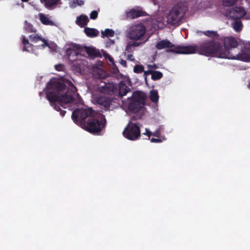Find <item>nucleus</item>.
Wrapping results in <instances>:
<instances>
[{"label":"nucleus","instance_id":"obj_10","mask_svg":"<svg viewBox=\"0 0 250 250\" xmlns=\"http://www.w3.org/2000/svg\"><path fill=\"white\" fill-rule=\"evenodd\" d=\"M146 32V28L142 23L131 26L127 31L128 37L132 40H141Z\"/></svg>","mask_w":250,"mask_h":250},{"label":"nucleus","instance_id":"obj_12","mask_svg":"<svg viewBox=\"0 0 250 250\" xmlns=\"http://www.w3.org/2000/svg\"><path fill=\"white\" fill-rule=\"evenodd\" d=\"M229 59L238 60L246 62H250V48H245L242 52L236 55H233L229 52V56L223 55Z\"/></svg>","mask_w":250,"mask_h":250},{"label":"nucleus","instance_id":"obj_23","mask_svg":"<svg viewBox=\"0 0 250 250\" xmlns=\"http://www.w3.org/2000/svg\"><path fill=\"white\" fill-rule=\"evenodd\" d=\"M40 20L41 22L46 25H53L54 23L53 21H51L47 16L41 13L39 14Z\"/></svg>","mask_w":250,"mask_h":250},{"label":"nucleus","instance_id":"obj_1","mask_svg":"<svg viewBox=\"0 0 250 250\" xmlns=\"http://www.w3.org/2000/svg\"><path fill=\"white\" fill-rule=\"evenodd\" d=\"M222 45L214 40H208L201 42L199 46L200 54L206 56H216L220 58L227 59L223 55L229 56L228 51H222Z\"/></svg>","mask_w":250,"mask_h":250},{"label":"nucleus","instance_id":"obj_47","mask_svg":"<svg viewBox=\"0 0 250 250\" xmlns=\"http://www.w3.org/2000/svg\"><path fill=\"white\" fill-rule=\"evenodd\" d=\"M113 71L115 73L119 72L117 67L116 65H114V66L113 67Z\"/></svg>","mask_w":250,"mask_h":250},{"label":"nucleus","instance_id":"obj_35","mask_svg":"<svg viewBox=\"0 0 250 250\" xmlns=\"http://www.w3.org/2000/svg\"><path fill=\"white\" fill-rule=\"evenodd\" d=\"M142 118V116L140 115H135L132 116L131 117L130 120L129 122H132V123H134L133 122L137 121V120L140 119Z\"/></svg>","mask_w":250,"mask_h":250},{"label":"nucleus","instance_id":"obj_41","mask_svg":"<svg viewBox=\"0 0 250 250\" xmlns=\"http://www.w3.org/2000/svg\"><path fill=\"white\" fill-rule=\"evenodd\" d=\"M52 106H53L54 108L58 111H60L62 109L60 108V105H57L56 103L54 104V105H51Z\"/></svg>","mask_w":250,"mask_h":250},{"label":"nucleus","instance_id":"obj_8","mask_svg":"<svg viewBox=\"0 0 250 250\" xmlns=\"http://www.w3.org/2000/svg\"><path fill=\"white\" fill-rule=\"evenodd\" d=\"M139 124L138 123L129 122L127 125L123 132L124 136L128 140L131 141L138 139L141 136Z\"/></svg>","mask_w":250,"mask_h":250},{"label":"nucleus","instance_id":"obj_34","mask_svg":"<svg viewBox=\"0 0 250 250\" xmlns=\"http://www.w3.org/2000/svg\"><path fill=\"white\" fill-rule=\"evenodd\" d=\"M98 13L97 11L93 10L90 14V18L92 20H96L98 17Z\"/></svg>","mask_w":250,"mask_h":250},{"label":"nucleus","instance_id":"obj_2","mask_svg":"<svg viewBox=\"0 0 250 250\" xmlns=\"http://www.w3.org/2000/svg\"><path fill=\"white\" fill-rule=\"evenodd\" d=\"M71 87L63 95L59 96L53 91L46 92V97L49 101L50 105H54L56 102H58L60 105L65 108L63 104L73 103L74 101V96L76 91V87L72 83Z\"/></svg>","mask_w":250,"mask_h":250},{"label":"nucleus","instance_id":"obj_44","mask_svg":"<svg viewBox=\"0 0 250 250\" xmlns=\"http://www.w3.org/2000/svg\"><path fill=\"white\" fill-rule=\"evenodd\" d=\"M143 134L148 136V137H150L152 135V133L147 128L146 129V132Z\"/></svg>","mask_w":250,"mask_h":250},{"label":"nucleus","instance_id":"obj_32","mask_svg":"<svg viewBox=\"0 0 250 250\" xmlns=\"http://www.w3.org/2000/svg\"><path fill=\"white\" fill-rule=\"evenodd\" d=\"M238 0H223L224 5L226 7H229L234 5Z\"/></svg>","mask_w":250,"mask_h":250},{"label":"nucleus","instance_id":"obj_19","mask_svg":"<svg viewBox=\"0 0 250 250\" xmlns=\"http://www.w3.org/2000/svg\"><path fill=\"white\" fill-rule=\"evenodd\" d=\"M146 14V12L135 9H132L127 13V17L131 19H135L140 17L145 16Z\"/></svg>","mask_w":250,"mask_h":250},{"label":"nucleus","instance_id":"obj_48","mask_svg":"<svg viewBox=\"0 0 250 250\" xmlns=\"http://www.w3.org/2000/svg\"><path fill=\"white\" fill-rule=\"evenodd\" d=\"M66 113V111L65 110H61L60 111V114L63 117Z\"/></svg>","mask_w":250,"mask_h":250},{"label":"nucleus","instance_id":"obj_39","mask_svg":"<svg viewBox=\"0 0 250 250\" xmlns=\"http://www.w3.org/2000/svg\"><path fill=\"white\" fill-rule=\"evenodd\" d=\"M161 131L159 129L155 131L154 133H152V135H153L155 137L159 138L161 136Z\"/></svg>","mask_w":250,"mask_h":250},{"label":"nucleus","instance_id":"obj_50","mask_svg":"<svg viewBox=\"0 0 250 250\" xmlns=\"http://www.w3.org/2000/svg\"><path fill=\"white\" fill-rule=\"evenodd\" d=\"M248 87L250 89V80L249 83L248 84Z\"/></svg>","mask_w":250,"mask_h":250},{"label":"nucleus","instance_id":"obj_24","mask_svg":"<svg viewBox=\"0 0 250 250\" xmlns=\"http://www.w3.org/2000/svg\"><path fill=\"white\" fill-rule=\"evenodd\" d=\"M159 95L157 90L152 89L150 91L149 98L151 101L157 103L159 100Z\"/></svg>","mask_w":250,"mask_h":250},{"label":"nucleus","instance_id":"obj_52","mask_svg":"<svg viewBox=\"0 0 250 250\" xmlns=\"http://www.w3.org/2000/svg\"><path fill=\"white\" fill-rule=\"evenodd\" d=\"M104 76H99V78L100 79H102V78H104Z\"/></svg>","mask_w":250,"mask_h":250},{"label":"nucleus","instance_id":"obj_30","mask_svg":"<svg viewBox=\"0 0 250 250\" xmlns=\"http://www.w3.org/2000/svg\"><path fill=\"white\" fill-rule=\"evenodd\" d=\"M84 4V2L83 0H73L70 5L72 8H75L77 6H82Z\"/></svg>","mask_w":250,"mask_h":250},{"label":"nucleus","instance_id":"obj_43","mask_svg":"<svg viewBox=\"0 0 250 250\" xmlns=\"http://www.w3.org/2000/svg\"><path fill=\"white\" fill-rule=\"evenodd\" d=\"M150 141L152 143H161L162 142V140L160 139H156L154 138H152L150 139Z\"/></svg>","mask_w":250,"mask_h":250},{"label":"nucleus","instance_id":"obj_5","mask_svg":"<svg viewBox=\"0 0 250 250\" xmlns=\"http://www.w3.org/2000/svg\"><path fill=\"white\" fill-rule=\"evenodd\" d=\"M106 123L105 116L100 114L96 117H90L83 127L86 130L91 133L99 134L105 127Z\"/></svg>","mask_w":250,"mask_h":250},{"label":"nucleus","instance_id":"obj_40","mask_svg":"<svg viewBox=\"0 0 250 250\" xmlns=\"http://www.w3.org/2000/svg\"><path fill=\"white\" fill-rule=\"evenodd\" d=\"M126 59L127 60L132 62L135 61V59L132 54H127L126 56Z\"/></svg>","mask_w":250,"mask_h":250},{"label":"nucleus","instance_id":"obj_28","mask_svg":"<svg viewBox=\"0 0 250 250\" xmlns=\"http://www.w3.org/2000/svg\"><path fill=\"white\" fill-rule=\"evenodd\" d=\"M204 34L208 37H217V39L219 40V39L218 38L219 35L217 31L207 30L204 32Z\"/></svg>","mask_w":250,"mask_h":250},{"label":"nucleus","instance_id":"obj_51","mask_svg":"<svg viewBox=\"0 0 250 250\" xmlns=\"http://www.w3.org/2000/svg\"><path fill=\"white\" fill-rule=\"evenodd\" d=\"M22 2H27L29 0H21Z\"/></svg>","mask_w":250,"mask_h":250},{"label":"nucleus","instance_id":"obj_4","mask_svg":"<svg viewBox=\"0 0 250 250\" xmlns=\"http://www.w3.org/2000/svg\"><path fill=\"white\" fill-rule=\"evenodd\" d=\"M188 10V6L186 2L177 3L170 9L167 14V23L171 25H178Z\"/></svg>","mask_w":250,"mask_h":250},{"label":"nucleus","instance_id":"obj_17","mask_svg":"<svg viewBox=\"0 0 250 250\" xmlns=\"http://www.w3.org/2000/svg\"><path fill=\"white\" fill-rule=\"evenodd\" d=\"M84 49L89 57L91 58L101 57V54L99 50L96 49L95 48L89 46H84Z\"/></svg>","mask_w":250,"mask_h":250},{"label":"nucleus","instance_id":"obj_36","mask_svg":"<svg viewBox=\"0 0 250 250\" xmlns=\"http://www.w3.org/2000/svg\"><path fill=\"white\" fill-rule=\"evenodd\" d=\"M25 28L29 32H35V30L34 29L33 25L30 23L28 24Z\"/></svg>","mask_w":250,"mask_h":250},{"label":"nucleus","instance_id":"obj_49","mask_svg":"<svg viewBox=\"0 0 250 250\" xmlns=\"http://www.w3.org/2000/svg\"><path fill=\"white\" fill-rule=\"evenodd\" d=\"M109 61L110 62H112L113 63H114V60H113V58H110L109 59Z\"/></svg>","mask_w":250,"mask_h":250},{"label":"nucleus","instance_id":"obj_22","mask_svg":"<svg viewBox=\"0 0 250 250\" xmlns=\"http://www.w3.org/2000/svg\"><path fill=\"white\" fill-rule=\"evenodd\" d=\"M22 43L23 45L22 50L30 52L32 49L33 45L29 43L28 40L24 36H22Z\"/></svg>","mask_w":250,"mask_h":250},{"label":"nucleus","instance_id":"obj_16","mask_svg":"<svg viewBox=\"0 0 250 250\" xmlns=\"http://www.w3.org/2000/svg\"><path fill=\"white\" fill-rule=\"evenodd\" d=\"M41 2L48 9L52 10L62 4L61 0H40Z\"/></svg>","mask_w":250,"mask_h":250},{"label":"nucleus","instance_id":"obj_27","mask_svg":"<svg viewBox=\"0 0 250 250\" xmlns=\"http://www.w3.org/2000/svg\"><path fill=\"white\" fill-rule=\"evenodd\" d=\"M163 76V73L158 71H153L151 75V79L156 81L161 79Z\"/></svg>","mask_w":250,"mask_h":250},{"label":"nucleus","instance_id":"obj_9","mask_svg":"<svg viewBox=\"0 0 250 250\" xmlns=\"http://www.w3.org/2000/svg\"><path fill=\"white\" fill-rule=\"evenodd\" d=\"M93 111L91 108L84 109H76L72 113V119L75 123L84 125L86 123L85 119L91 117Z\"/></svg>","mask_w":250,"mask_h":250},{"label":"nucleus","instance_id":"obj_45","mask_svg":"<svg viewBox=\"0 0 250 250\" xmlns=\"http://www.w3.org/2000/svg\"><path fill=\"white\" fill-rule=\"evenodd\" d=\"M120 63L121 65H122L124 67L126 66V62L124 60H121L120 61Z\"/></svg>","mask_w":250,"mask_h":250},{"label":"nucleus","instance_id":"obj_37","mask_svg":"<svg viewBox=\"0 0 250 250\" xmlns=\"http://www.w3.org/2000/svg\"><path fill=\"white\" fill-rule=\"evenodd\" d=\"M56 70L59 71H63L64 69V65L62 64H58L55 66Z\"/></svg>","mask_w":250,"mask_h":250},{"label":"nucleus","instance_id":"obj_3","mask_svg":"<svg viewBox=\"0 0 250 250\" xmlns=\"http://www.w3.org/2000/svg\"><path fill=\"white\" fill-rule=\"evenodd\" d=\"M155 46L158 50L166 49L167 52H172L176 54H190L195 53L196 51V48L192 46H175L174 44L167 39L157 42Z\"/></svg>","mask_w":250,"mask_h":250},{"label":"nucleus","instance_id":"obj_53","mask_svg":"<svg viewBox=\"0 0 250 250\" xmlns=\"http://www.w3.org/2000/svg\"><path fill=\"white\" fill-rule=\"evenodd\" d=\"M145 80H146V83H147V81H146V76L145 77Z\"/></svg>","mask_w":250,"mask_h":250},{"label":"nucleus","instance_id":"obj_42","mask_svg":"<svg viewBox=\"0 0 250 250\" xmlns=\"http://www.w3.org/2000/svg\"><path fill=\"white\" fill-rule=\"evenodd\" d=\"M147 67L150 70L151 69H156L158 68V66L156 64H152V65H151V64L148 65Z\"/></svg>","mask_w":250,"mask_h":250},{"label":"nucleus","instance_id":"obj_26","mask_svg":"<svg viewBox=\"0 0 250 250\" xmlns=\"http://www.w3.org/2000/svg\"><path fill=\"white\" fill-rule=\"evenodd\" d=\"M234 22L232 23L234 30L236 32H239L242 30L243 24L242 22L239 20H234Z\"/></svg>","mask_w":250,"mask_h":250},{"label":"nucleus","instance_id":"obj_38","mask_svg":"<svg viewBox=\"0 0 250 250\" xmlns=\"http://www.w3.org/2000/svg\"><path fill=\"white\" fill-rule=\"evenodd\" d=\"M41 41H42L43 43L42 44V46L43 47H45V46L49 47V44L46 40H45L44 38H42Z\"/></svg>","mask_w":250,"mask_h":250},{"label":"nucleus","instance_id":"obj_29","mask_svg":"<svg viewBox=\"0 0 250 250\" xmlns=\"http://www.w3.org/2000/svg\"><path fill=\"white\" fill-rule=\"evenodd\" d=\"M141 44V42H134L132 43L129 42L126 45V50L128 52H130L131 51L132 47H137L139 46Z\"/></svg>","mask_w":250,"mask_h":250},{"label":"nucleus","instance_id":"obj_21","mask_svg":"<svg viewBox=\"0 0 250 250\" xmlns=\"http://www.w3.org/2000/svg\"><path fill=\"white\" fill-rule=\"evenodd\" d=\"M84 32L87 37L90 38L97 37L99 34V32L97 29L87 27L84 28Z\"/></svg>","mask_w":250,"mask_h":250},{"label":"nucleus","instance_id":"obj_33","mask_svg":"<svg viewBox=\"0 0 250 250\" xmlns=\"http://www.w3.org/2000/svg\"><path fill=\"white\" fill-rule=\"evenodd\" d=\"M144 67L142 65H136L134 67L133 71L136 73H141L144 72Z\"/></svg>","mask_w":250,"mask_h":250},{"label":"nucleus","instance_id":"obj_46","mask_svg":"<svg viewBox=\"0 0 250 250\" xmlns=\"http://www.w3.org/2000/svg\"><path fill=\"white\" fill-rule=\"evenodd\" d=\"M152 71H152V70H150V69L148 70H147V71H144V75H146H146H148V74H151V75H152Z\"/></svg>","mask_w":250,"mask_h":250},{"label":"nucleus","instance_id":"obj_25","mask_svg":"<svg viewBox=\"0 0 250 250\" xmlns=\"http://www.w3.org/2000/svg\"><path fill=\"white\" fill-rule=\"evenodd\" d=\"M115 32L112 29L107 28L104 31L101 32V37L104 38V37H112L114 36Z\"/></svg>","mask_w":250,"mask_h":250},{"label":"nucleus","instance_id":"obj_14","mask_svg":"<svg viewBox=\"0 0 250 250\" xmlns=\"http://www.w3.org/2000/svg\"><path fill=\"white\" fill-rule=\"evenodd\" d=\"M95 103L105 108V110H109L112 103V99L108 97L97 96L95 98Z\"/></svg>","mask_w":250,"mask_h":250},{"label":"nucleus","instance_id":"obj_15","mask_svg":"<svg viewBox=\"0 0 250 250\" xmlns=\"http://www.w3.org/2000/svg\"><path fill=\"white\" fill-rule=\"evenodd\" d=\"M47 86L49 87V88L54 89L58 92L65 90L66 87L65 84L58 81H50L47 83Z\"/></svg>","mask_w":250,"mask_h":250},{"label":"nucleus","instance_id":"obj_20","mask_svg":"<svg viewBox=\"0 0 250 250\" xmlns=\"http://www.w3.org/2000/svg\"><path fill=\"white\" fill-rule=\"evenodd\" d=\"M130 91V88L123 82H121L119 84V94L120 98L123 96Z\"/></svg>","mask_w":250,"mask_h":250},{"label":"nucleus","instance_id":"obj_18","mask_svg":"<svg viewBox=\"0 0 250 250\" xmlns=\"http://www.w3.org/2000/svg\"><path fill=\"white\" fill-rule=\"evenodd\" d=\"M89 20L88 17L85 15H81L76 18V24L80 27H84L88 23Z\"/></svg>","mask_w":250,"mask_h":250},{"label":"nucleus","instance_id":"obj_13","mask_svg":"<svg viewBox=\"0 0 250 250\" xmlns=\"http://www.w3.org/2000/svg\"><path fill=\"white\" fill-rule=\"evenodd\" d=\"M219 40L223 42V45L225 48V50H222V51L229 52V50L236 47L238 45L236 39L232 37H222L219 38Z\"/></svg>","mask_w":250,"mask_h":250},{"label":"nucleus","instance_id":"obj_11","mask_svg":"<svg viewBox=\"0 0 250 250\" xmlns=\"http://www.w3.org/2000/svg\"><path fill=\"white\" fill-rule=\"evenodd\" d=\"M246 15L245 9L241 6L235 7L228 10L226 16L232 20H239Z\"/></svg>","mask_w":250,"mask_h":250},{"label":"nucleus","instance_id":"obj_31","mask_svg":"<svg viewBox=\"0 0 250 250\" xmlns=\"http://www.w3.org/2000/svg\"><path fill=\"white\" fill-rule=\"evenodd\" d=\"M30 40L33 42H37L41 41L42 37L39 36L37 34H31L29 37Z\"/></svg>","mask_w":250,"mask_h":250},{"label":"nucleus","instance_id":"obj_6","mask_svg":"<svg viewBox=\"0 0 250 250\" xmlns=\"http://www.w3.org/2000/svg\"><path fill=\"white\" fill-rule=\"evenodd\" d=\"M146 95L143 92L137 91L133 93L129 98L128 108L129 111L137 113L145 104Z\"/></svg>","mask_w":250,"mask_h":250},{"label":"nucleus","instance_id":"obj_7","mask_svg":"<svg viewBox=\"0 0 250 250\" xmlns=\"http://www.w3.org/2000/svg\"><path fill=\"white\" fill-rule=\"evenodd\" d=\"M66 54L68 58V61L72 63V67L73 70L79 72L84 64L85 61L79 59L82 57L77 47L67 48L66 50Z\"/></svg>","mask_w":250,"mask_h":250}]
</instances>
